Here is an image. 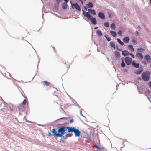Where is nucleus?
Here are the masks:
<instances>
[{"mask_svg": "<svg viewBox=\"0 0 151 151\" xmlns=\"http://www.w3.org/2000/svg\"><path fill=\"white\" fill-rule=\"evenodd\" d=\"M66 131L67 130L68 132H73L75 127H66Z\"/></svg>", "mask_w": 151, "mask_h": 151, "instance_id": "nucleus-11", "label": "nucleus"}, {"mask_svg": "<svg viewBox=\"0 0 151 151\" xmlns=\"http://www.w3.org/2000/svg\"><path fill=\"white\" fill-rule=\"evenodd\" d=\"M83 14L84 16L86 17L88 20H90L92 24L96 25V22L95 18H92V16L88 13V12H86L83 10H82Z\"/></svg>", "mask_w": 151, "mask_h": 151, "instance_id": "nucleus-2", "label": "nucleus"}, {"mask_svg": "<svg viewBox=\"0 0 151 151\" xmlns=\"http://www.w3.org/2000/svg\"><path fill=\"white\" fill-rule=\"evenodd\" d=\"M148 85L149 86L151 87V82H149L148 83Z\"/></svg>", "mask_w": 151, "mask_h": 151, "instance_id": "nucleus-39", "label": "nucleus"}, {"mask_svg": "<svg viewBox=\"0 0 151 151\" xmlns=\"http://www.w3.org/2000/svg\"><path fill=\"white\" fill-rule=\"evenodd\" d=\"M63 119L66 120H67L68 119V118H66V117H63V118H60L59 119Z\"/></svg>", "mask_w": 151, "mask_h": 151, "instance_id": "nucleus-37", "label": "nucleus"}, {"mask_svg": "<svg viewBox=\"0 0 151 151\" xmlns=\"http://www.w3.org/2000/svg\"><path fill=\"white\" fill-rule=\"evenodd\" d=\"M122 31L121 30H119L118 32V34L120 36H122Z\"/></svg>", "mask_w": 151, "mask_h": 151, "instance_id": "nucleus-32", "label": "nucleus"}, {"mask_svg": "<svg viewBox=\"0 0 151 151\" xmlns=\"http://www.w3.org/2000/svg\"><path fill=\"white\" fill-rule=\"evenodd\" d=\"M147 98L150 101V102H151V97H148Z\"/></svg>", "mask_w": 151, "mask_h": 151, "instance_id": "nucleus-42", "label": "nucleus"}, {"mask_svg": "<svg viewBox=\"0 0 151 151\" xmlns=\"http://www.w3.org/2000/svg\"><path fill=\"white\" fill-rule=\"evenodd\" d=\"M87 6L88 8H91L93 7V5L91 3L89 2L87 4Z\"/></svg>", "mask_w": 151, "mask_h": 151, "instance_id": "nucleus-23", "label": "nucleus"}, {"mask_svg": "<svg viewBox=\"0 0 151 151\" xmlns=\"http://www.w3.org/2000/svg\"><path fill=\"white\" fill-rule=\"evenodd\" d=\"M25 108V106L22 104L18 106V109L20 111H24Z\"/></svg>", "mask_w": 151, "mask_h": 151, "instance_id": "nucleus-14", "label": "nucleus"}, {"mask_svg": "<svg viewBox=\"0 0 151 151\" xmlns=\"http://www.w3.org/2000/svg\"><path fill=\"white\" fill-rule=\"evenodd\" d=\"M150 74L149 72H143L142 74V79L145 81H148L150 78Z\"/></svg>", "mask_w": 151, "mask_h": 151, "instance_id": "nucleus-3", "label": "nucleus"}, {"mask_svg": "<svg viewBox=\"0 0 151 151\" xmlns=\"http://www.w3.org/2000/svg\"><path fill=\"white\" fill-rule=\"evenodd\" d=\"M73 132L75 133L76 137H79L81 134L80 131L78 129H76L75 128L74 129Z\"/></svg>", "mask_w": 151, "mask_h": 151, "instance_id": "nucleus-7", "label": "nucleus"}, {"mask_svg": "<svg viewBox=\"0 0 151 151\" xmlns=\"http://www.w3.org/2000/svg\"><path fill=\"white\" fill-rule=\"evenodd\" d=\"M74 122L73 119H71L70 120V123H71Z\"/></svg>", "mask_w": 151, "mask_h": 151, "instance_id": "nucleus-40", "label": "nucleus"}, {"mask_svg": "<svg viewBox=\"0 0 151 151\" xmlns=\"http://www.w3.org/2000/svg\"><path fill=\"white\" fill-rule=\"evenodd\" d=\"M118 42L122 46H123L124 45V43L122 42L120 39L117 38V39Z\"/></svg>", "mask_w": 151, "mask_h": 151, "instance_id": "nucleus-26", "label": "nucleus"}, {"mask_svg": "<svg viewBox=\"0 0 151 151\" xmlns=\"http://www.w3.org/2000/svg\"><path fill=\"white\" fill-rule=\"evenodd\" d=\"M60 0H56V1L58 4L59 3V2L60 1Z\"/></svg>", "mask_w": 151, "mask_h": 151, "instance_id": "nucleus-44", "label": "nucleus"}, {"mask_svg": "<svg viewBox=\"0 0 151 151\" xmlns=\"http://www.w3.org/2000/svg\"><path fill=\"white\" fill-rule=\"evenodd\" d=\"M144 51V49L142 48H138L137 49V51L139 52H142V51Z\"/></svg>", "mask_w": 151, "mask_h": 151, "instance_id": "nucleus-31", "label": "nucleus"}, {"mask_svg": "<svg viewBox=\"0 0 151 151\" xmlns=\"http://www.w3.org/2000/svg\"><path fill=\"white\" fill-rule=\"evenodd\" d=\"M83 0L84 1H86V0Z\"/></svg>", "mask_w": 151, "mask_h": 151, "instance_id": "nucleus-63", "label": "nucleus"}, {"mask_svg": "<svg viewBox=\"0 0 151 151\" xmlns=\"http://www.w3.org/2000/svg\"><path fill=\"white\" fill-rule=\"evenodd\" d=\"M98 28V27H96L94 28L95 29H97Z\"/></svg>", "mask_w": 151, "mask_h": 151, "instance_id": "nucleus-58", "label": "nucleus"}, {"mask_svg": "<svg viewBox=\"0 0 151 151\" xmlns=\"http://www.w3.org/2000/svg\"><path fill=\"white\" fill-rule=\"evenodd\" d=\"M105 26L106 27H109V23L108 22H106L104 23Z\"/></svg>", "mask_w": 151, "mask_h": 151, "instance_id": "nucleus-29", "label": "nucleus"}, {"mask_svg": "<svg viewBox=\"0 0 151 151\" xmlns=\"http://www.w3.org/2000/svg\"><path fill=\"white\" fill-rule=\"evenodd\" d=\"M54 51L56 53V52L55 51V48H54Z\"/></svg>", "mask_w": 151, "mask_h": 151, "instance_id": "nucleus-56", "label": "nucleus"}, {"mask_svg": "<svg viewBox=\"0 0 151 151\" xmlns=\"http://www.w3.org/2000/svg\"><path fill=\"white\" fill-rule=\"evenodd\" d=\"M64 1L66 3H67L68 1L69 0H64Z\"/></svg>", "mask_w": 151, "mask_h": 151, "instance_id": "nucleus-47", "label": "nucleus"}, {"mask_svg": "<svg viewBox=\"0 0 151 151\" xmlns=\"http://www.w3.org/2000/svg\"><path fill=\"white\" fill-rule=\"evenodd\" d=\"M84 8H85V9L86 10H87V8L86 7L84 6Z\"/></svg>", "mask_w": 151, "mask_h": 151, "instance_id": "nucleus-51", "label": "nucleus"}, {"mask_svg": "<svg viewBox=\"0 0 151 151\" xmlns=\"http://www.w3.org/2000/svg\"><path fill=\"white\" fill-rule=\"evenodd\" d=\"M27 101L25 99H24L23 100V102L21 104L24 106H25L26 104V103Z\"/></svg>", "mask_w": 151, "mask_h": 151, "instance_id": "nucleus-30", "label": "nucleus"}, {"mask_svg": "<svg viewBox=\"0 0 151 151\" xmlns=\"http://www.w3.org/2000/svg\"><path fill=\"white\" fill-rule=\"evenodd\" d=\"M66 3H63L62 4V8L64 9H65L67 8L68 5Z\"/></svg>", "mask_w": 151, "mask_h": 151, "instance_id": "nucleus-20", "label": "nucleus"}, {"mask_svg": "<svg viewBox=\"0 0 151 151\" xmlns=\"http://www.w3.org/2000/svg\"><path fill=\"white\" fill-rule=\"evenodd\" d=\"M98 16L100 18L103 19H105V16L102 12H99L98 13Z\"/></svg>", "mask_w": 151, "mask_h": 151, "instance_id": "nucleus-9", "label": "nucleus"}, {"mask_svg": "<svg viewBox=\"0 0 151 151\" xmlns=\"http://www.w3.org/2000/svg\"><path fill=\"white\" fill-rule=\"evenodd\" d=\"M143 69L142 68H139L138 70H135L134 71V73L136 74H140L143 71Z\"/></svg>", "mask_w": 151, "mask_h": 151, "instance_id": "nucleus-8", "label": "nucleus"}, {"mask_svg": "<svg viewBox=\"0 0 151 151\" xmlns=\"http://www.w3.org/2000/svg\"><path fill=\"white\" fill-rule=\"evenodd\" d=\"M71 7L73 9H74L73 6L78 11H80L81 9L79 6L78 4L77 3H76L75 4H72L71 3Z\"/></svg>", "mask_w": 151, "mask_h": 151, "instance_id": "nucleus-4", "label": "nucleus"}, {"mask_svg": "<svg viewBox=\"0 0 151 151\" xmlns=\"http://www.w3.org/2000/svg\"><path fill=\"white\" fill-rule=\"evenodd\" d=\"M63 63L65 64H66V62L65 61H63Z\"/></svg>", "mask_w": 151, "mask_h": 151, "instance_id": "nucleus-55", "label": "nucleus"}, {"mask_svg": "<svg viewBox=\"0 0 151 151\" xmlns=\"http://www.w3.org/2000/svg\"><path fill=\"white\" fill-rule=\"evenodd\" d=\"M150 67H151V63L150 64Z\"/></svg>", "mask_w": 151, "mask_h": 151, "instance_id": "nucleus-62", "label": "nucleus"}, {"mask_svg": "<svg viewBox=\"0 0 151 151\" xmlns=\"http://www.w3.org/2000/svg\"><path fill=\"white\" fill-rule=\"evenodd\" d=\"M105 37L107 39V40L108 41H110L111 40V38L109 37H106V35H105Z\"/></svg>", "mask_w": 151, "mask_h": 151, "instance_id": "nucleus-34", "label": "nucleus"}, {"mask_svg": "<svg viewBox=\"0 0 151 151\" xmlns=\"http://www.w3.org/2000/svg\"><path fill=\"white\" fill-rule=\"evenodd\" d=\"M130 55L133 58H134V55L132 53H130Z\"/></svg>", "mask_w": 151, "mask_h": 151, "instance_id": "nucleus-38", "label": "nucleus"}, {"mask_svg": "<svg viewBox=\"0 0 151 151\" xmlns=\"http://www.w3.org/2000/svg\"><path fill=\"white\" fill-rule=\"evenodd\" d=\"M64 139H66L68 137V136H67V135L62 136V137Z\"/></svg>", "mask_w": 151, "mask_h": 151, "instance_id": "nucleus-36", "label": "nucleus"}, {"mask_svg": "<svg viewBox=\"0 0 151 151\" xmlns=\"http://www.w3.org/2000/svg\"><path fill=\"white\" fill-rule=\"evenodd\" d=\"M111 28L112 29H115L116 28L115 24L114 23H112L111 25Z\"/></svg>", "mask_w": 151, "mask_h": 151, "instance_id": "nucleus-27", "label": "nucleus"}, {"mask_svg": "<svg viewBox=\"0 0 151 151\" xmlns=\"http://www.w3.org/2000/svg\"><path fill=\"white\" fill-rule=\"evenodd\" d=\"M138 28L139 29V30H140V27L139 26H138Z\"/></svg>", "mask_w": 151, "mask_h": 151, "instance_id": "nucleus-53", "label": "nucleus"}, {"mask_svg": "<svg viewBox=\"0 0 151 151\" xmlns=\"http://www.w3.org/2000/svg\"><path fill=\"white\" fill-rule=\"evenodd\" d=\"M41 83L43 84V85L44 86H48L50 84V83L45 81H42Z\"/></svg>", "mask_w": 151, "mask_h": 151, "instance_id": "nucleus-16", "label": "nucleus"}, {"mask_svg": "<svg viewBox=\"0 0 151 151\" xmlns=\"http://www.w3.org/2000/svg\"><path fill=\"white\" fill-rule=\"evenodd\" d=\"M91 137H88V138H91Z\"/></svg>", "mask_w": 151, "mask_h": 151, "instance_id": "nucleus-61", "label": "nucleus"}, {"mask_svg": "<svg viewBox=\"0 0 151 151\" xmlns=\"http://www.w3.org/2000/svg\"><path fill=\"white\" fill-rule=\"evenodd\" d=\"M109 18H110V17H111V15L110 16V15H109Z\"/></svg>", "mask_w": 151, "mask_h": 151, "instance_id": "nucleus-57", "label": "nucleus"}, {"mask_svg": "<svg viewBox=\"0 0 151 151\" xmlns=\"http://www.w3.org/2000/svg\"><path fill=\"white\" fill-rule=\"evenodd\" d=\"M130 54L129 51L127 50H124L122 51V54L124 56H128Z\"/></svg>", "mask_w": 151, "mask_h": 151, "instance_id": "nucleus-15", "label": "nucleus"}, {"mask_svg": "<svg viewBox=\"0 0 151 151\" xmlns=\"http://www.w3.org/2000/svg\"><path fill=\"white\" fill-rule=\"evenodd\" d=\"M96 33L98 35H99L100 36H102V33L101 32V31L99 30H98L97 31Z\"/></svg>", "mask_w": 151, "mask_h": 151, "instance_id": "nucleus-25", "label": "nucleus"}, {"mask_svg": "<svg viewBox=\"0 0 151 151\" xmlns=\"http://www.w3.org/2000/svg\"><path fill=\"white\" fill-rule=\"evenodd\" d=\"M79 1H81V2L82 3V4H83V2L81 0H79Z\"/></svg>", "mask_w": 151, "mask_h": 151, "instance_id": "nucleus-54", "label": "nucleus"}, {"mask_svg": "<svg viewBox=\"0 0 151 151\" xmlns=\"http://www.w3.org/2000/svg\"><path fill=\"white\" fill-rule=\"evenodd\" d=\"M63 0H60V1H62Z\"/></svg>", "mask_w": 151, "mask_h": 151, "instance_id": "nucleus-59", "label": "nucleus"}, {"mask_svg": "<svg viewBox=\"0 0 151 151\" xmlns=\"http://www.w3.org/2000/svg\"><path fill=\"white\" fill-rule=\"evenodd\" d=\"M114 54H115V56L118 58H119L120 57V54L119 52H118L117 51H116L115 52V53H114Z\"/></svg>", "mask_w": 151, "mask_h": 151, "instance_id": "nucleus-21", "label": "nucleus"}, {"mask_svg": "<svg viewBox=\"0 0 151 151\" xmlns=\"http://www.w3.org/2000/svg\"><path fill=\"white\" fill-rule=\"evenodd\" d=\"M110 33L111 34V35L112 36H113L114 37H115L116 36L117 34L116 33V32L115 31H111L110 32Z\"/></svg>", "mask_w": 151, "mask_h": 151, "instance_id": "nucleus-22", "label": "nucleus"}, {"mask_svg": "<svg viewBox=\"0 0 151 151\" xmlns=\"http://www.w3.org/2000/svg\"><path fill=\"white\" fill-rule=\"evenodd\" d=\"M125 61L127 65H130L131 63L132 59L129 57H126L125 58Z\"/></svg>", "mask_w": 151, "mask_h": 151, "instance_id": "nucleus-5", "label": "nucleus"}, {"mask_svg": "<svg viewBox=\"0 0 151 151\" xmlns=\"http://www.w3.org/2000/svg\"><path fill=\"white\" fill-rule=\"evenodd\" d=\"M117 49L118 50H119L120 51H121L122 50V49H119L118 48H117Z\"/></svg>", "mask_w": 151, "mask_h": 151, "instance_id": "nucleus-46", "label": "nucleus"}, {"mask_svg": "<svg viewBox=\"0 0 151 151\" xmlns=\"http://www.w3.org/2000/svg\"><path fill=\"white\" fill-rule=\"evenodd\" d=\"M136 56L137 57L141 59L143 58V56L142 54L139 52H137L136 54Z\"/></svg>", "mask_w": 151, "mask_h": 151, "instance_id": "nucleus-12", "label": "nucleus"}, {"mask_svg": "<svg viewBox=\"0 0 151 151\" xmlns=\"http://www.w3.org/2000/svg\"><path fill=\"white\" fill-rule=\"evenodd\" d=\"M150 4H151V0H150Z\"/></svg>", "mask_w": 151, "mask_h": 151, "instance_id": "nucleus-60", "label": "nucleus"}, {"mask_svg": "<svg viewBox=\"0 0 151 151\" xmlns=\"http://www.w3.org/2000/svg\"><path fill=\"white\" fill-rule=\"evenodd\" d=\"M93 147L96 148V150L99 151H104L106 150V149L104 147H99L96 145L94 146Z\"/></svg>", "mask_w": 151, "mask_h": 151, "instance_id": "nucleus-6", "label": "nucleus"}, {"mask_svg": "<svg viewBox=\"0 0 151 151\" xmlns=\"http://www.w3.org/2000/svg\"><path fill=\"white\" fill-rule=\"evenodd\" d=\"M58 132L57 133L55 129L54 128L52 131L53 135L56 137H62V136L65 134L67 132H66V127L61 126L58 127L57 128Z\"/></svg>", "mask_w": 151, "mask_h": 151, "instance_id": "nucleus-1", "label": "nucleus"}, {"mask_svg": "<svg viewBox=\"0 0 151 151\" xmlns=\"http://www.w3.org/2000/svg\"><path fill=\"white\" fill-rule=\"evenodd\" d=\"M132 65L133 66L137 68L139 67V63H136V61H133L132 63Z\"/></svg>", "mask_w": 151, "mask_h": 151, "instance_id": "nucleus-10", "label": "nucleus"}, {"mask_svg": "<svg viewBox=\"0 0 151 151\" xmlns=\"http://www.w3.org/2000/svg\"><path fill=\"white\" fill-rule=\"evenodd\" d=\"M88 11L89 12L92 14L93 15H95L96 14L95 12L94 9H89Z\"/></svg>", "mask_w": 151, "mask_h": 151, "instance_id": "nucleus-19", "label": "nucleus"}, {"mask_svg": "<svg viewBox=\"0 0 151 151\" xmlns=\"http://www.w3.org/2000/svg\"><path fill=\"white\" fill-rule=\"evenodd\" d=\"M129 40V38L127 37H125L123 39V41L125 43H128Z\"/></svg>", "mask_w": 151, "mask_h": 151, "instance_id": "nucleus-17", "label": "nucleus"}, {"mask_svg": "<svg viewBox=\"0 0 151 151\" xmlns=\"http://www.w3.org/2000/svg\"><path fill=\"white\" fill-rule=\"evenodd\" d=\"M10 110L12 111H14V109H13L10 108Z\"/></svg>", "mask_w": 151, "mask_h": 151, "instance_id": "nucleus-45", "label": "nucleus"}, {"mask_svg": "<svg viewBox=\"0 0 151 151\" xmlns=\"http://www.w3.org/2000/svg\"><path fill=\"white\" fill-rule=\"evenodd\" d=\"M136 35H138V34H139V32H138V31H136Z\"/></svg>", "mask_w": 151, "mask_h": 151, "instance_id": "nucleus-49", "label": "nucleus"}, {"mask_svg": "<svg viewBox=\"0 0 151 151\" xmlns=\"http://www.w3.org/2000/svg\"><path fill=\"white\" fill-rule=\"evenodd\" d=\"M67 136H68V137L69 136H71V135L70 134H68L66 135Z\"/></svg>", "mask_w": 151, "mask_h": 151, "instance_id": "nucleus-48", "label": "nucleus"}, {"mask_svg": "<svg viewBox=\"0 0 151 151\" xmlns=\"http://www.w3.org/2000/svg\"><path fill=\"white\" fill-rule=\"evenodd\" d=\"M125 63H124V61H123L121 63V66L122 67H125Z\"/></svg>", "mask_w": 151, "mask_h": 151, "instance_id": "nucleus-35", "label": "nucleus"}, {"mask_svg": "<svg viewBox=\"0 0 151 151\" xmlns=\"http://www.w3.org/2000/svg\"><path fill=\"white\" fill-rule=\"evenodd\" d=\"M128 49L130 50V51L132 52L134 51V48L133 47V46L132 45H130L128 46Z\"/></svg>", "mask_w": 151, "mask_h": 151, "instance_id": "nucleus-18", "label": "nucleus"}, {"mask_svg": "<svg viewBox=\"0 0 151 151\" xmlns=\"http://www.w3.org/2000/svg\"><path fill=\"white\" fill-rule=\"evenodd\" d=\"M48 135H49V136H51L52 135V134L50 133V132H49L48 133Z\"/></svg>", "mask_w": 151, "mask_h": 151, "instance_id": "nucleus-50", "label": "nucleus"}, {"mask_svg": "<svg viewBox=\"0 0 151 151\" xmlns=\"http://www.w3.org/2000/svg\"><path fill=\"white\" fill-rule=\"evenodd\" d=\"M132 42L133 43H134L135 45H136L137 43V41L134 39H132Z\"/></svg>", "mask_w": 151, "mask_h": 151, "instance_id": "nucleus-33", "label": "nucleus"}, {"mask_svg": "<svg viewBox=\"0 0 151 151\" xmlns=\"http://www.w3.org/2000/svg\"><path fill=\"white\" fill-rule=\"evenodd\" d=\"M145 59L148 63H150L151 62V58L150 55H146Z\"/></svg>", "mask_w": 151, "mask_h": 151, "instance_id": "nucleus-13", "label": "nucleus"}, {"mask_svg": "<svg viewBox=\"0 0 151 151\" xmlns=\"http://www.w3.org/2000/svg\"><path fill=\"white\" fill-rule=\"evenodd\" d=\"M3 70H4V68L1 65H0V71L1 72H3Z\"/></svg>", "mask_w": 151, "mask_h": 151, "instance_id": "nucleus-28", "label": "nucleus"}, {"mask_svg": "<svg viewBox=\"0 0 151 151\" xmlns=\"http://www.w3.org/2000/svg\"><path fill=\"white\" fill-rule=\"evenodd\" d=\"M124 59L123 58H122V62L124 61Z\"/></svg>", "mask_w": 151, "mask_h": 151, "instance_id": "nucleus-52", "label": "nucleus"}, {"mask_svg": "<svg viewBox=\"0 0 151 151\" xmlns=\"http://www.w3.org/2000/svg\"><path fill=\"white\" fill-rule=\"evenodd\" d=\"M5 109L4 108H2L1 109V110L3 111V112H5Z\"/></svg>", "mask_w": 151, "mask_h": 151, "instance_id": "nucleus-41", "label": "nucleus"}, {"mask_svg": "<svg viewBox=\"0 0 151 151\" xmlns=\"http://www.w3.org/2000/svg\"><path fill=\"white\" fill-rule=\"evenodd\" d=\"M110 45L111 47H113L114 49L115 48V43L114 42H110Z\"/></svg>", "mask_w": 151, "mask_h": 151, "instance_id": "nucleus-24", "label": "nucleus"}, {"mask_svg": "<svg viewBox=\"0 0 151 151\" xmlns=\"http://www.w3.org/2000/svg\"><path fill=\"white\" fill-rule=\"evenodd\" d=\"M142 63H143L145 65H145L147 64L146 63V62H145V61H142Z\"/></svg>", "mask_w": 151, "mask_h": 151, "instance_id": "nucleus-43", "label": "nucleus"}]
</instances>
